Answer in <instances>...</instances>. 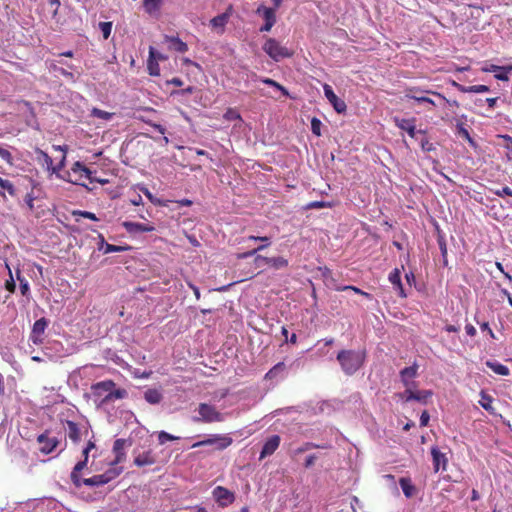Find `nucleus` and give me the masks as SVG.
Returning <instances> with one entry per match:
<instances>
[{"label":"nucleus","instance_id":"f257e3e1","mask_svg":"<svg viewBox=\"0 0 512 512\" xmlns=\"http://www.w3.org/2000/svg\"><path fill=\"white\" fill-rule=\"evenodd\" d=\"M365 359L366 352L364 350L356 351L344 349L337 354V361L346 375L355 374L363 366Z\"/></svg>","mask_w":512,"mask_h":512},{"label":"nucleus","instance_id":"f03ea898","mask_svg":"<svg viewBox=\"0 0 512 512\" xmlns=\"http://www.w3.org/2000/svg\"><path fill=\"white\" fill-rule=\"evenodd\" d=\"M263 50L276 62L285 58H290L294 54L293 51H290L287 47L281 45L275 38H268L263 45Z\"/></svg>","mask_w":512,"mask_h":512},{"label":"nucleus","instance_id":"7ed1b4c3","mask_svg":"<svg viewBox=\"0 0 512 512\" xmlns=\"http://www.w3.org/2000/svg\"><path fill=\"white\" fill-rule=\"evenodd\" d=\"M224 414L219 412L214 405L200 403L198 406V416L193 417L194 422L213 423L224 421Z\"/></svg>","mask_w":512,"mask_h":512},{"label":"nucleus","instance_id":"20e7f679","mask_svg":"<svg viewBox=\"0 0 512 512\" xmlns=\"http://www.w3.org/2000/svg\"><path fill=\"white\" fill-rule=\"evenodd\" d=\"M122 471V467H111L103 474L94 475L90 478H84L83 485L90 487L105 485L113 479L117 478L122 473Z\"/></svg>","mask_w":512,"mask_h":512},{"label":"nucleus","instance_id":"39448f33","mask_svg":"<svg viewBox=\"0 0 512 512\" xmlns=\"http://www.w3.org/2000/svg\"><path fill=\"white\" fill-rule=\"evenodd\" d=\"M233 443L232 437L223 434H213L209 438L198 441L192 445V448L215 445L216 450L222 451Z\"/></svg>","mask_w":512,"mask_h":512},{"label":"nucleus","instance_id":"423d86ee","mask_svg":"<svg viewBox=\"0 0 512 512\" xmlns=\"http://www.w3.org/2000/svg\"><path fill=\"white\" fill-rule=\"evenodd\" d=\"M37 442L40 445V452L44 455H48L53 452L60 443L57 437L50 436L49 430H46L42 434L38 435Z\"/></svg>","mask_w":512,"mask_h":512},{"label":"nucleus","instance_id":"0eeeda50","mask_svg":"<svg viewBox=\"0 0 512 512\" xmlns=\"http://www.w3.org/2000/svg\"><path fill=\"white\" fill-rule=\"evenodd\" d=\"M254 263L257 267H261L263 264H267L276 270L283 269L288 266V260L282 256L264 257L257 255L254 259Z\"/></svg>","mask_w":512,"mask_h":512},{"label":"nucleus","instance_id":"6e6552de","mask_svg":"<svg viewBox=\"0 0 512 512\" xmlns=\"http://www.w3.org/2000/svg\"><path fill=\"white\" fill-rule=\"evenodd\" d=\"M48 320L44 317L36 320L33 324L32 331L30 334V340L35 345L43 343V334L48 326Z\"/></svg>","mask_w":512,"mask_h":512},{"label":"nucleus","instance_id":"1a4fd4ad","mask_svg":"<svg viewBox=\"0 0 512 512\" xmlns=\"http://www.w3.org/2000/svg\"><path fill=\"white\" fill-rule=\"evenodd\" d=\"M257 13L261 14L263 19H264V21H265V24L260 28V31L261 32H268V31H270L271 28L276 23L275 9L270 8V7H266L264 5H260L257 8Z\"/></svg>","mask_w":512,"mask_h":512},{"label":"nucleus","instance_id":"9d476101","mask_svg":"<svg viewBox=\"0 0 512 512\" xmlns=\"http://www.w3.org/2000/svg\"><path fill=\"white\" fill-rule=\"evenodd\" d=\"M323 90L325 97L337 113H344L347 110V105L344 100L337 97L330 85L324 84Z\"/></svg>","mask_w":512,"mask_h":512},{"label":"nucleus","instance_id":"9b49d317","mask_svg":"<svg viewBox=\"0 0 512 512\" xmlns=\"http://www.w3.org/2000/svg\"><path fill=\"white\" fill-rule=\"evenodd\" d=\"M400 380L404 387H417V384L412 381L418 375V365L414 363L409 367H405L400 371Z\"/></svg>","mask_w":512,"mask_h":512},{"label":"nucleus","instance_id":"f8f14e48","mask_svg":"<svg viewBox=\"0 0 512 512\" xmlns=\"http://www.w3.org/2000/svg\"><path fill=\"white\" fill-rule=\"evenodd\" d=\"M213 496L220 506L225 507L234 502L235 496L234 493L228 490L225 487L217 486L213 490Z\"/></svg>","mask_w":512,"mask_h":512},{"label":"nucleus","instance_id":"ddd939ff","mask_svg":"<svg viewBox=\"0 0 512 512\" xmlns=\"http://www.w3.org/2000/svg\"><path fill=\"white\" fill-rule=\"evenodd\" d=\"M65 425V431L67 432L69 439L75 444H78L81 441L82 435L86 436L88 434L87 429L82 432L79 424L74 421L67 420Z\"/></svg>","mask_w":512,"mask_h":512},{"label":"nucleus","instance_id":"4468645a","mask_svg":"<svg viewBox=\"0 0 512 512\" xmlns=\"http://www.w3.org/2000/svg\"><path fill=\"white\" fill-rule=\"evenodd\" d=\"M398 128L408 133L411 138H417L418 134L425 135V131L416 130L415 119H395Z\"/></svg>","mask_w":512,"mask_h":512},{"label":"nucleus","instance_id":"2eb2a0df","mask_svg":"<svg viewBox=\"0 0 512 512\" xmlns=\"http://www.w3.org/2000/svg\"><path fill=\"white\" fill-rule=\"evenodd\" d=\"M280 441L281 439L278 435L269 437L262 447L259 459L262 460L265 457L272 455L278 449Z\"/></svg>","mask_w":512,"mask_h":512},{"label":"nucleus","instance_id":"dca6fc26","mask_svg":"<svg viewBox=\"0 0 512 512\" xmlns=\"http://www.w3.org/2000/svg\"><path fill=\"white\" fill-rule=\"evenodd\" d=\"M122 226L130 234L139 232H152L155 230V227L151 224L137 223L132 221H124Z\"/></svg>","mask_w":512,"mask_h":512},{"label":"nucleus","instance_id":"f3484780","mask_svg":"<svg viewBox=\"0 0 512 512\" xmlns=\"http://www.w3.org/2000/svg\"><path fill=\"white\" fill-rule=\"evenodd\" d=\"M431 455L433 460L434 472L437 473L440 470V468L445 470L448 462L446 455L442 453L437 447L431 448Z\"/></svg>","mask_w":512,"mask_h":512},{"label":"nucleus","instance_id":"a211bd4d","mask_svg":"<svg viewBox=\"0 0 512 512\" xmlns=\"http://www.w3.org/2000/svg\"><path fill=\"white\" fill-rule=\"evenodd\" d=\"M125 445H126L125 439L119 438L114 441L113 452L115 454V459L111 462L112 466H115L125 460V458H126V453L124 451Z\"/></svg>","mask_w":512,"mask_h":512},{"label":"nucleus","instance_id":"6ab92c4d","mask_svg":"<svg viewBox=\"0 0 512 512\" xmlns=\"http://www.w3.org/2000/svg\"><path fill=\"white\" fill-rule=\"evenodd\" d=\"M164 41L169 44L168 48L179 53L188 51V45L177 36L165 35Z\"/></svg>","mask_w":512,"mask_h":512},{"label":"nucleus","instance_id":"aec40b11","mask_svg":"<svg viewBox=\"0 0 512 512\" xmlns=\"http://www.w3.org/2000/svg\"><path fill=\"white\" fill-rule=\"evenodd\" d=\"M390 283L393 285L394 289L398 292L399 296L402 298H405L407 295L405 293V290L403 288L402 282H401V271L399 268H395L392 270L388 277Z\"/></svg>","mask_w":512,"mask_h":512},{"label":"nucleus","instance_id":"412c9836","mask_svg":"<svg viewBox=\"0 0 512 512\" xmlns=\"http://www.w3.org/2000/svg\"><path fill=\"white\" fill-rule=\"evenodd\" d=\"M156 463V456L152 450L144 451L134 458V464L138 467L151 466Z\"/></svg>","mask_w":512,"mask_h":512},{"label":"nucleus","instance_id":"4be33fe9","mask_svg":"<svg viewBox=\"0 0 512 512\" xmlns=\"http://www.w3.org/2000/svg\"><path fill=\"white\" fill-rule=\"evenodd\" d=\"M72 171L75 173L80 172L81 175H84L87 179L90 180V182H98L100 184L108 183V180H105L103 178L97 179V178L93 177L92 171L79 161H77L73 164Z\"/></svg>","mask_w":512,"mask_h":512},{"label":"nucleus","instance_id":"5701e85b","mask_svg":"<svg viewBox=\"0 0 512 512\" xmlns=\"http://www.w3.org/2000/svg\"><path fill=\"white\" fill-rule=\"evenodd\" d=\"M400 487L405 495L406 498H412L417 490L416 487L413 485L412 481L408 477H402L399 479Z\"/></svg>","mask_w":512,"mask_h":512},{"label":"nucleus","instance_id":"b1692460","mask_svg":"<svg viewBox=\"0 0 512 512\" xmlns=\"http://www.w3.org/2000/svg\"><path fill=\"white\" fill-rule=\"evenodd\" d=\"M147 69L148 73L151 76H159L160 75V67L159 63L154 59V47H149V57L147 60Z\"/></svg>","mask_w":512,"mask_h":512},{"label":"nucleus","instance_id":"393cba45","mask_svg":"<svg viewBox=\"0 0 512 512\" xmlns=\"http://www.w3.org/2000/svg\"><path fill=\"white\" fill-rule=\"evenodd\" d=\"M481 399L479 401V404L483 409H485L488 413L494 415L496 414V409L492 405L493 404V397L489 394H487L484 390L480 392Z\"/></svg>","mask_w":512,"mask_h":512},{"label":"nucleus","instance_id":"a878e982","mask_svg":"<svg viewBox=\"0 0 512 512\" xmlns=\"http://www.w3.org/2000/svg\"><path fill=\"white\" fill-rule=\"evenodd\" d=\"M113 388H115V382L112 380H105L92 385V390L97 395H101L103 392L108 394Z\"/></svg>","mask_w":512,"mask_h":512},{"label":"nucleus","instance_id":"bb28decb","mask_svg":"<svg viewBox=\"0 0 512 512\" xmlns=\"http://www.w3.org/2000/svg\"><path fill=\"white\" fill-rule=\"evenodd\" d=\"M229 20V14L228 13H222L220 15L215 16L210 20V25L214 29H219V33L224 32V27L228 23Z\"/></svg>","mask_w":512,"mask_h":512},{"label":"nucleus","instance_id":"cd10ccee","mask_svg":"<svg viewBox=\"0 0 512 512\" xmlns=\"http://www.w3.org/2000/svg\"><path fill=\"white\" fill-rule=\"evenodd\" d=\"M144 399L149 403V404H159L162 399H163V395L162 393L160 392V390L158 389H155V388H150V389H147L145 392H144Z\"/></svg>","mask_w":512,"mask_h":512},{"label":"nucleus","instance_id":"c85d7f7f","mask_svg":"<svg viewBox=\"0 0 512 512\" xmlns=\"http://www.w3.org/2000/svg\"><path fill=\"white\" fill-rule=\"evenodd\" d=\"M486 366L490 368L494 373L501 376H508L510 374V370L507 366L496 362V361H486Z\"/></svg>","mask_w":512,"mask_h":512},{"label":"nucleus","instance_id":"c756f323","mask_svg":"<svg viewBox=\"0 0 512 512\" xmlns=\"http://www.w3.org/2000/svg\"><path fill=\"white\" fill-rule=\"evenodd\" d=\"M5 192H8L9 195L14 196L16 194V189L11 181L0 177V196L4 200L6 199Z\"/></svg>","mask_w":512,"mask_h":512},{"label":"nucleus","instance_id":"7c9ffc66","mask_svg":"<svg viewBox=\"0 0 512 512\" xmlns=\"http://www.w3.org/2000/svg\"><path fill=\"white\" fill-rule=\"evenodd\" d=\"M433 392L431 390H417L414 388L413 390V401L420 402L422 404H427L428 400L432 397Z\"/></svg>","mask_w":512,"mask_h":512},{"label":"nucleus","instance_id":"2f4dec72","mask_svg":"<svg viewBox=\"0 0 512 512\" xmlns=\"http://www.w3.org/2000/svg\"><path fill=\"white\" fill-rule=\"evenodd\" d=\"M162 2L163 0H143V7L148 14H153L160 9Z\"/></svg>","mask_w":512,"mask_h":512},{"label":"nucleus","instance_id":"473e14b6","mask_svg":"<svg viewBox=\"0 0 512 512\" xmlns=\"http://www.w3.org/2000/svg\"><path fill=\"white\" fill-rule=\"evenodd\" d=\"M497 138L503 140V147L505 148V156L506 158L511 161L512 160V137L505 134V135H497Z\"/></svg>","mask_w":512,"mask_h":512},{"label":"nucleus","instance_id":"72a5a7b5","mask_svg":"<svg viewBox=\"0 0 512 512\" xmlns=\"http://www.w3.org/2000/svg\"><path fill=\"white\" fill-rule=\"evenodd\" d=\"M286 366L283 362L274 365L266 374L265 379L272 380L285 370Z\"/></svg>","mask_w":512,"mask_h":512},{"label":"nucleus","instance_id":"f704fd0d","mask_svg":"<svg viewBox=\"0 0 512 512\" xmlns=\"http://www.w3.org/2000/svg\"><path fill=\"white\" fill-rule=\"evenodd\" d=\"M127 395V391L125 389H115L113 388L110 393H108L105 397H104V401H112L114 399H123L124 397H126Z\"/></svg>","mask_w":512,"mask_h":512},{"label":"nucleus","instance_id":"c9c22d12","mask_svg":"<svg viewBox=\"0 0 512 512\" xmlns=\"http://www.w3.org/2000/svg\"><path fill=\"white\" fill-rule=\"evenodd\" d=\"M90 115L95 118L109 121L113 118L114 113L107 112V111H104V110L94 107V108H92Z\"/></svg>","mask_w":512,"mask_h":512},{"label":"nucleus","instance_id":"e433bc0d","mask_svg":"<svg viewBox=\"0 0 512 512\" xmlns=\"http://www.w3.org/2000/svg\"><path fill=\"white\" fill-rule=\"evenodd\" d=\"M16 278L20 283V291L23 296H28L30 287L28 281L21 275L20 270L16 271Z\"/></svg>","mask_w":512,"mask_h":512},{"label":"nucleus","instance_id":"4c0bfd02","mask_svg":"<svg viewBox=\"0 0 512 512\" xmlns=\"http://www.w3.org/2000/svg\"><path fill=\"white\" fill-rule=\"evenodd\" d=\"M248 240H252V241H261L263 244L258 246L257 248H255V251H262L264 250L265 248H267L270 244H271V241H270V238L267 237V236H249L248 237Z\"/></svg>","mask_w":512,"mask_h":512},{"label":"nucleus","instance_id":"58836bf2","mask_svg":"<svg viewBox=\"0 0 512 512\" xmlns=\"http://www.w3.org/2000/svg\"><path fill=\"white\" fill-rule=\"evenodd\" d=\"M404 392L398 393L396 396L403 402L408 403L413 401V390L415 387H405Z\"/></svg>","mask_w":512,"mask_h":512},{"label":"nucleus","instance_id":"ea45409f","mask_svg":"<svg viewBox=\"0 0 512 512\" xmlns=\"http://www.w3.org/2000/svg\"><path fill=\"white\" fill-rule=\"evenodd\" d=\"M262 82L280 90L284 96H289L288 90L284 86H282L281 84L276 82L275 80L270 79V78H265L262 80Z\"/></svg>","mask_w":512,"mask_h":512},{"label":"nucleus","instance_id":"a19ab883","mask_svg":"<svg viewBox=\"0 0 512 512\" xmlns=\"http://www.w3.org/2000/svg\"><path fill=\"white\" fill-rule=\"evenodd\" d=\"M129 246H117L113 244H105V249L103 250L104 254L113 253V252H123L129 250Z\"/></svg>","mask_w":512,"mask_h":512},{"label":"nucleus","instance_id":"79ce46f5","mask_svg":"<svg viewBox=\"0 0 512 512\" xmlns=\"http://www.w3.org/2000/svg\"><path fill=\"white\" fill-rule=\"evenodd\" d=\"M99 29L103 34V38L106 40L110 37L112 31V22H100Z\"/></svg>","mask_w":512,"mask_h":512},{"label":"nucleus","instance_id":"37998d69","mask_svg":"<svg viewBox=\"0 0 512 512\" xmlns=\"http://www.w3.org/2000/svg\"><path fill=\"white\" fill-rule=\"evenodd\" d=\"M52 70H54L55 72H58L59 74H61L62 76H64L65 78L71 80L72 82H75V76L72 72H69L67 71L66 69L62 68V67H59L57 65H52L51 66Z\"/></svg>","mask_w":512,"mask_h":512},{"label":"nucleus","instance_id":"c03bdc74","mask_svg":"<svg viewBox=\"0 0 512 512\" xmlns=\"http://www.w3.org/2000/svg\"><path fill=\"white\" fill-rule=\"evenodd\" d=\"M406 97H408L410 99H413V100H415L418 103H427V104H430L432 106H435V102L431 98H429V97L417 96L416 94H406Z\"/></svg>","mask_w":512,"mask_h":512},{"label":"nucleus","instance_id":"a18cd8bd","mask_svg":"<svg viewBox=\"0 0 512 512\" xmlns=\"http://www.w3.org/2000/svg\"><path fill=\"white\" fill-rule=\"evenodd\" d=\"M321 126H322V122L318 118L313 117L311 120V130H312L313 134H315L316 136H320L321 135Z\"/></svg>","mask_w":512,"mask_h":512},{"label":"nucleus","instance_id":"49530a36","mask_svg":"<svg viewBox=\"0 0 512 512\" xmlns=\"http://www.w3.org/2000/svg\"><path fill=\"white\" fill-rule=\"evenodd\" d=\"M178 437L176 436H173L165 431H161L159 432L158 434V440H159V443L160 444H165L166 442L168 441H174V440H177Z\"/></svg>","mask_w":512,"mask_h":512},{"label":"nucleus","instance_id":"de8ad7c7","mask_svg":"<svg viewBox=\"0 0 512 512\" xmlns=\"http://www.w3.org/2000/svg\"><path fill=\"white\" fill-rule=\"evenodd\" d=\"M457 130L459 136L466 139L469 143L473 144V139L471 138L469 131L464 127L463 124L457 125Z\"/></svg>","mask_w":512,"mask_h":512},{"label":"nucleus","instance_id":"09e8293b","mask_svg":"<svg viewBox=\"0 0 512 512\" xmlns=\"http://www.w3.org/2000/svg\"><path fill=\"white\" fill-rule=\"evenodd\" d=\"M320 446L315 444V443H312V442H306L304 443L302 446L298 447L294 453L295 454H301V453H304L310 449H313V448H319Z\"/></svg>","mask_w":512,"mask_h":512},{"label":"nucleus","instance_id":"8fccbe9b","mask_svg":"<svg viewBox=\"0 0 512 512\" xmlns=\"http://www.w3.org/2000/svg\"><path fill=\"white\" fill-rule=\"evenodd\" d=\"M330 207H331V203L325 202V201H313L307 205V208H309V209H321V208H330Z\"/></svg>","mask_w":512,"mask_h":512},{"label":"nucleus","instance_id":"3c124183","mask_svg":"<svg viewBox=\"0 0 512 512\" xmlns=\"http://www.w3.org/2000/svg\"><path fill=\"white\" fill-rule=\"evenodd\" d=\"M0 158L7 162L9 165L13 164L12 154L5 148L0 146Z\"/></svg>","mask_w":512,"mask_h":512},{"label":"nucleus","instance_id":"603ef678","mask_svg":"<svg viewBox=\"0 0 512 512\" xmlns=\"http://www.w3.org/2000/svg\"><path fill=\"white\" fill-rule=\"evenodd\" d=\"M5 288L10 293H14L15 289H16V284H15V281L13 279L12 272L10 269H9V279H7L5 282Z\"/></svg>","mask_w":512,"mask_h":512},{"label":"nucleus","instance_id":"864d4df0","mask_svg":"<svg viewBox=\"0 0 512 512\" xmlns=\"http://www.w3.org/2000/svg\"><path fill=\"white\" fill-rule=\"evenodd\" d=\"M496 196L504 197V196H512V189L508 186H505L501 189L491 190Z\"/></svg>","mask_w":512,"mask_h":512},{"label":"nucleus","instance_id":"5fc2aeb1","mask_svg":"<svg viewBox=\"0 0 512 512\" xmlns=\"http://www.w3.org/2000/svg\"><path fill=\"white\" fill-rule=\"evenodd\" d=\"M73 215H79V216H82L84 218L90 219L92 221H98L99 220V218H97V216L94 213L89 212V211L78 210V211H74Z\"/></svg>","mask_w":512,"mask_h":512},{"label":"nucleus","instance_id":"6e6d98bb","mask_svg":"<svg viewBox=\"0 0 512 512\" xmlns=\"http://www.w3.org/2000/svg\"><path fill=\"white\" fill-rule=\"evenodd\" d=\"M421 148L423 151L430 152L434 150V145L425 136L420 140Z\"/></svg>","mask_w":512,"mask_h":512},{"label":"nucleus","instance_id":"4d7b16f0","mask_svg":"<svg viewBox=\"0 0 512 512\" xmlns=\"http://www.w3.org/2000/svg\"><path fill=\"white\" fill-rule=\"evenodd\" d=\"M484 72H496V71H499V70H503V71H512V66H497V65H491L489 68H483L482 69Z\"/></svg>","mask_w":512,"mask_h":512},{"label":"nucleus","instance_id":"13d9d810","mask_svg":"<svg viewBox=\"0 0 512 512\" xmlns=\"http://www.w3.org/2000/svg\"><path fill=\"white\" fill-rule=\"evenodd\" d=\"M70 478H71L72 483L76 487H80L81 485H83V479L80 477V473L79 472H75V471L72 470Z\"/></svg>","mask_w":512,"mask_h":512},{"label":"nucleus","instance_id":"bf43d9fd","mask_svg":"<svg viewBox=\"0 0 512 512\" xmlns=\"http://www.w3.org/2000/svg\"><path fill=\"white\" fill-rule=\"evenodd\" d=\"M141 191L144 193V195L153 203L156 205H161V201L153 196V194L149 191L148 188L143 187L141 188Z\"/></svg>","mask_w":512,"mask_h":512},{"label":"nucleus","instance_id":"052dcab7","mask_svg":"<svg viewBox=\"0 0 512 512\" xmlns=\"http://www.w3.org/2000/svg\"><path fill=\"white\" fill-rule=\"evenodd\" d=\"M469 90H471V93H485L488 92L490 89L487 85H473L469 86Z\"/></svg>","mask_w":512,"mask_h":512},{"label":"nucleus","instance_id":"680f3d73","mask_svg":"<svg viewBox=\"0 0 512 512\" xmlns=\"http://www.w3.org/2000/svg\"><path fill=\"white\" fill-rule=\"evenodd\" d=\"M224 117L227 119V120H234V119H240V115L233 109H228L227 112L225 113Z\"/></svg>","mask_w":512,"mask_h":512},{"label":"nucleus","instance_id":"e2e57ef3","mask_svg":"<svg viewBox=\"0 0 512 512\" xmlns=\"http://www.w3.org/2000/svg\"><path fill=\"white\" fill-rule=\"evenodd\" d=\"M429 419H430L429 413L426 410H424L420 416V426L421 427L427 426L429 423Z\"/></svg>","mask_w":512,"mask_h":512},{"label":"nucleus","instance_id":"0e129e2a","mask_svg":"<svg viewBox=\"0 0 512 512\" xmlns=\"http://www.w3.org/2000/svg\"><path fill=\"white\" fill-rule=\"evenodd\" d=\"M338 291H346V290H351L357 294H361L363 293V290H361L360 288L356 287V286H352V285H347V286H343V287H338L337 288Z\"/></svg>","mask_w":512,"mask_h":512},{"label":"nucleus","instance_id":"69168bd1","mask_svg":"<svg viewBox=\"0 0 512 512\" xmlns=\"http://www.w3.org/2000/svg\"><path fill=\"white\" fill-rule=\"evenodd\" d=\"M479 325H480V328L482 331H487L492 339L495 338V334H494L493 330L490 328L488 322H483V323H480Z\"/></svg>","mask_w":512,"mask_h":512},{"label":"nucleus","instance_id":"338daca9","mask_svg":"<svg viewBox=\"0 0 512 512\" xmlns=\"http://www.w3.org/2000/svg\"><path fill=\"white\" fill-rule=\"evenodd\" d=\"M86 466H87V461L81 460L74 466L73 471L80 473Z\"/></svg>","mask_w":512,"mask_h":512},{"label":"nucleus","instance_id":"774afa93","mask_svg":"<svg viewBox=\"0 0 512 512\" xmlns=\"http://www.w3.org/2000/svg\"><path fill=\"white\" fill-rule=\"evenodd\" d=\"M317 457L316 455L312 454V455H309L307 458H306V461H305V467L306 468H310L311 466L314 465L315 461H316Z\"/></svg>","mask_w":512,"mask_h":512}]
</instances>
